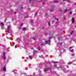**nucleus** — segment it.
I'll return each mask as SVG.
<instances>
[{"label":"nucleus","instance_id":"nucleus-1","mask_svg":"<svg viewBox=\"0 0 76 76\" xmlns=\"http://www.w3.org/2000/svg\"><path fill=\"white\" fill-rule=\"evenodd\" d=\"M51 41H50V40L49 39L48 40V41H47V40H46L45 41V42L46 43L45 44H48H48H49V43Z\"/></svg>","mask_w":76,"mask_h":76},{"label":"nucleus","instance_id":"nucleus-2","mask_svg":"<svg viewBox=\"0 0 76 76\" xmlns=\"http://www.w3.org/2000/svg\"><path fill=\"white\" fill-rule=\"evenodd\" d=\"M5 53H3V57L4 59V60H5L6 58V57L5 56Z\"/></svg>","mask_w":76,"mask_h":76},{"label":"nucleus","instance_id":"nucleus-3","mask_svg":"<svg viewBox=\"0 0 76 76\" xmlns=\"http://www.w3.org/2000/svg\"><path fill=\"white\" fill-rule=\"evenodd\" d=\"M72 23H73L74 22H75V18H72Z\"/></svg>","mask_w":76,"mask_h":76},{"label":"nucleus","instance_id":"nucleus-4","mask_svg":"<svg viewBox=\"0 0 76 76\" xmlns=\"http://www.w3.org/2000/svg\"><path fill=\"white\" fill-rule=\"evenodd\" d=\"M6 70V68L5 66H4L3 68V71H5Z\"/></svg>","mask_w":76,"mask_h":76},{"label":"nucleus","instance_id":"nucleus-5","mask_svg":"<svg viewBox=\"0 0 76 76\" xmlns=\"http://www.w3.org/2000/svg\"><path fill=\"white\" fill-rule=\"evenodd\" d=\"M10 26H8V28H7V30L8 31H9L10 30Z\"/></svg>","mask_w":76,"mask_h":76},{"label":"nucleus","instance_id":"nucleus-6","mask_svg":"<svg viewBox=\"0 0 76 76\" xmlns=\"http://www.w3.org/2000/svg\"><path fill=\"white\" fill-rule=\"evenodd\" d=\"M48 70V69H45L44 70V72H46V71H47V70Z\"/></svg>","mask_w":76,"mask_h":76},{"label":"nucleus","instance_id":"nucleus-7","mask_svg":"<svg viewBox=\"0 0 76 76\" xmlns=\"http://www.w3.org/2000/svg\"><path fill=\"white\" fill-rule=\"evenodd\" d=\"M52 63H54V64H55L56 63H58V62H54L53 61H52Z\"/></svg>","mask_w":76,"mask_h":76},{"label":"nucleus","instance_id":"nucleus-8","mask_svg":"<svg viewBox=\"0 0 76 76\" xmlns=\"http://www.w3.org/2000/svg\"><path fill=\"white\" fill-rule=\"evenodd\" d=\"M67 9H66V10L64 11V13H66V12H67Z\"/></svg>","mask_w":76,"mask_h":76},{"label":"nucleus","instance_id":"nucleus-9","mask_svg":"<svg viewBox=\"0 0 76 76\" xmlns=\"http://www.w3.org/2000/svg\"><path fill=\"white\" fill-rule=\"evenodd\" d=\"M29 58H30L31 60H32V57L31 56H29Z\"/></svg>","mask_w":76,"mask_h":76},{"label":"nucleus","instance_id":"nucleus-10","mask_svg":"<svg viewBox=\"0 0 76 76\" xmlns=\"http://www.w3.org/2000/svg\"><path fill=\"white\" fill-rule=\"evenodd\" d=\"M48 26H50V22H48Z\"/></svg>","mask_w":76,"mask_h":76},{"label":"nucleus","instance_id":"nucleus-11","mask_svg":"<svg viewBox=\"0 0 76 76\" xmlns=\"http://www.w3.org/2000/svg\"><path fill=\"white\" fill-rule=\"evenodd\" d=\"M50 12H53V11H54V10H53L51 9L50 10Z\"/></svg>","mask_w":76,"mask_h":76},{"label":"nucleus","instance_id":"nucleus-12","mask_svg":"<svg viewBox=\"0 0 76 76\" xmlns=\"http://www.w3.org/2000/svg\"><path fill=\"white\" fill-rule=\"evenodd\" d=\"M53 1L54 2H56V3H57V2H58V1H56V0L54 1Z\"/></svg>","mask_w":76,"mask_h":76},{"label":"nucleus","instance_id":"nucleus-13","mask_svg":"<svg viewBox=\"0 0 76 76\" xmlns=\"http://www.w3.org/2000/svg\"><path fill=\"white\" fill-rule=\"evenodd\" d=\"M1 24L2 25V26H4V24H3V23H1Z\"/></svg>","mask_w":76,"mask_h":76},{"label":"nucleus","instance_id":"nucleus-14","mask_svg":"<svg viewBox=\"0 0 76 76\" xmlns=\"http://www.w3.org/2000/svg\"><path fill=\"white\" fill-rule=\"evenodd\" d=\"M37 12H36L35 13V16H37Z\"/></svg>","mask_w":76,"mask_h":76},{"label":"nucleus","instance_id":"nucleus-15","mask_svg":"<svg viewBox=\"0 0 76 76\" xmlns=\"http://www.w3.org/2000/svg\"><path fill=\"white\" fill-rule=\"evenodd\" d=\"M23 9V7H21V10H22V9Z\"/></svg>","mask_w":76,"mask_h":76},{"label":"nucleus","instance_id":"nucleus-16","mask_svg":"<svg viewBox=\"0 0 76 76\" xmlns=\"http://www.w3.org/2000/svg\"><path fill=\"white\" fill-rule=\"evenodd\" d=\"M23 25V24L22 23L20 26V27H21V28H22V26Z\"/></svg>","mask_w":76,"mask_h":76},{"label":"nucleus","instance_id":"nucleus-17","mask_svg":"<svg viewBox=\"0 0 76 76\" xmlns=\"http://www.w3.org/2000/svg\"><path fill=\"white\" fill-rule=\"evenodd\" d=\"M53 17L55 19H56V16H55V15H53Z\"/></svg>","mask_w":76,"mask_h":76},{"label":"nucleus","instance_id":"nucleus-18","mask_svg":"<svg viewBox=\"0 0 76 76\" xmlns=\"http://www.w3.org/2000/svg\"><path fill=\"white\" fill-rule=\"evenodd\" d=\"M55 20H56L57 21H58V18H55Z\"/></svg>","mask_w":76,"mask_h":76},{"label":"nucleus","instance_id":"nucleus-19","mask_svg":"<svg viewBox=\"0 0 76 76\" xmlns=\"http://www.w3.org/2000/svg\"><path fill=\"white\" fill-rule=\"evenodd\" d=\"M38 50H40V49H41L40 48V47H38Z\"/></svg>","mask_w":76,"mask_h":76},{"label":"nucleus","instance_id":"nucleus-20","mask_svg":"<svg viewBox=\"0 0 76 76\" xmlns=\"http://www.w3.org/2000/svg\"><path fill=\"white\" fill-rule=\"evenodd\" d=\"M23 30H25V29H26V28H23Z\"/></svg>","mask_w":76,"mask_h":76},{"label":"nucleus","instance_id":"nucleus-21","mask_svg":"<svg viewBox=\"0 0 76 76\" xmlns=\"http://www.w3.org/2000/svg\"><path fill=\"white\" fill-rule=\"evenodd\" d=\"M44 45L43 43H42V44H40V45Z\"/></svg>","mask_w":76,"mask_h":76},{"label":"nucleus","instance_id":"nucleus-22","mask_svg":"<svg viewBox=\"0 0 76 76\" xmlns=\"http://www.w3.org/2000/svg\"><path fill=\"white\" fill-rule=\"evenodd\" d=\"M67 1V0H63V2H64V1Z\"/></svg>","mask_w":76,"mask_h":76},{"label":"nucleus","instance_id":"nucleus-23","mask_svg":"<svg viewBox=\"0 0 76 76\" xmlns=\"http://www.w3.org/2000/svg\"><path fill=\"white\" fill-rule=\"evenodd\" d=\"M59 12H62V10H59Z\"/></svg>","mask_w":76,"mask_h":76},{"label":"nucleus","instance_id":"nucleus-24","mask_svg":"<svg viewBox=\"0 0 76 76\" xmlns=\"http://www.w3.org/2000/svg\"><path fill=\"white\" fill-rule=\"evenodd\" d=\"M13 73L15 74V75H16V73H15V70L14 71H13Z\"/></svg>","mask_w":76,"mask_h":76},{"label":"nucleus","instance_id":"nucleus-25","mask_svg":"<svg viewBox=\"0 0 76 76\" xmlns=\"http://www.w3.org/2000/svg\"><path fill=\"white\" fill-rule=\"evenodd\" d=\"M71 56H74V55L73 54H71Z\"/></svg>","mask_w":76,"mask_h":76},{"label":"nucleus","instance_id":"nucleus-26","mask_svg":"<svg viewBox=\"0 0 76 76\" xmlns=\"http://www.w3.org/2000/svg\"><path fill=\"white\" fill-rule=\"evenodd\" d=\"M32 0H29V2H31V1H32Z\"/></svg>","mask_w":76,"mask_h":76},{"label":"nucleus","instance_id":"nucleus-27","mask_svg":"<svg viewBox=\"0 0 76 76\" xmlns=\"http://www.w3.org/2000/svg\"><path fill=\"white\" fill-rule=\"evenodd\" d=\"M71 51L72 52H74V51L73 50H71Z\"/></svg>","mask_w":76,"mask_h":76},{"label":"nucleus","instance_id":"nucleus-28","mask_svg":"<svg viewBox=\"0 0 76 76\" xmlns=\"http://www.w3.org/2000/svg\"><path fill=\"white\" fill-rule=\"evenodd\" d=\"M72 33H73V31H72L71 32V34H72Z\"/></svg>","mask_w":76,"mask_h":76},{"label":"nucleus","instance_id":"nucleus-29","mask_svg":"<svg viewBox=\"0 0 76 76\" xmlns=\"http://www.w3.org/2000/svg\"><path fill=\"white\" fill-rule=\"evenodd\" d=\"M68 64H72V62H69Z\"/></svg>","mask_w":76,"mask_h":76},{"label":"nucleus","instance_id":"nucleus-30","mask_svg":"<svg viewBox=\"0 0 76 76\" xmlns=\"http://www.w3.org/2000/svg\"><path fill=\"white\" fill-rule=\"evenodd\" d=\"M60 45H62V43L61 42V43H60Z\"/></svg>","mask_w":76,"mask_h":76},{"label":"nucleus","instance_id":"nucleus-31","mask_svg":"<svg viewBox=\"0 0 76 76\" xmlns=\"http://www.w3.org/2000/svg\"><path fill=\"white\" fill-rule=\"evenodd\" d=\"M72 47H69V49H72Z\"/></svg>","mask_w":76,"mask_h":76},{"label":"nucleus","instance_id":"nucleus-32","mask_svg":"<svg viewBox=\"0 0 76 76\" xmlns=\"http://www.w3.org/2000/svg\"><path fill=\"white\" fill-rule=\"evenodd\" d=\"M40 2H42V1L43 0H40Z\"/></svg>","mask_w":76,"mask_h":76},{"label":"nucleus","instance_id":"nucleus-33","mask_svg":"<svg viewBox=\"0 0 76 76\" xmlns=\"http://www.w3.org/2000/svg\"><path fill=\"white\" fill-rule=\"evenodd\" d=\"M31 22H33V21L32 20H31L30 21Z\"/></svg>","mask_w":76,"mask_h":76},{"label":"nucleus","instance_id":"nucleus-34","mask_svg":"<svg viewBox=\"0 0 76 76\" xmlns=\"http://www.w3.org/2000/svg\"><path fill=\"white\" fill-rule=\"evenodd\" d=\"M49 39H51V37H49Z\"/></svg>","mask_w":76,"mask_h":76},{"label":"nucleus","instance_id":"nucleus-35","mask_svg":"<svg viewBox=\"0 0 76 76\" xmlns=\"http://www.w3.org/2000/svg\"><path fill=\"white\" fill-rule=\"evenodd\" d=\"M25 18H28V16H26V17H25Z\"/></svg>","mask_w":76,"mask_h":76},{"label":"nucleus","instance_id":"nucleus-36","mask_svg":"<svg viewBox=\"0 0 76 76\" xmlns=\"http://www.w3.org/2000/svg\"><path fill=\"white\" fill-rule=\"evenodd\" d=\"M21 27H20L19 28V29H21Z\"/></svg>","mask_w":76,"mask_h":76},{"label":"nucleus","instance_id":"nucleus-37","mask_svg":"<svg viewBox=\"0 0 76 76\" xmlns=\"http://www.w3.org/2000/svg\"><path fill=\"white\" fill-rule=\"evenodd\" d=\"M69 13L70 14H72V12H70Z\"/></svg>","mask_w":76,"mask_h":76},{"label":"nucleus","instance_id":"nucleus-38","mask_svg":"<svg viewBox=\"0 0 76 76\" xmlns=\"http://www.w3.org/2000/svg\"><path fill=\"white\" fill-rule=\"evenodd\" d=\"M45 34L46 35H47V34L45 33Z\"/></svg>","mask_w":76,"mask_h":76},{"label":"nucleus","instance_id":"nucleus-39","mask_svg":"<svg viewBox=\"0 0 76 76\" xmlns=\"http://www.w3.org/2000/svg\"><path fill=\"white\" fill-rule=\"evenodd\" d=\"M34 0V1H37V0Z\"/></svg>","mask_w":76,"mask_h":76},{"label":"nucleus","instance_id":"nucleus-40","mask_svg":"<svg viewBox=\"0 0 76 76\" xmlns=\"http://www.w3.org/2000/svg\"><path fill=\"white\" fill-rule=\"evenodd\" d=\"M42 4H44V3H42Z\"/></svg>","mask_w":76,"mask_h":76},{"label":"nucleus","instance_id":"nucleus-41","mask_svg":"<svg viewBox=\"0 0 76 76\" xmlns=\"http://www.w3.org/2000/svg\"><path fill=\"white\" fill-rule=\"evenodd\" d=\"M33 39H34V40H35V38H33Z\"/></svg>","mask_w":76,"mask_h":76},{"label":"nucleus","instance_id":"nucleus-42","mask_svg":"<svg viewBox=\"0 0 76 76\" xmlns=\"http://www.w3.org/2000/svg\"><path fill=\"white\" fill-rule=\"evenodd\" d=\"M75 4V5H76V3Z\"/></svg>","mask_w":76,"mask_h":76},{"label":"nucleus","instance_id":"nucleus-43","mask_svg":"<svg viewBox=\"0 0 76 76\" xmlns=\"http://www.w3.org/2000/svg\"><path fill=\"white\" fill-rule=\"evenodd\" d=\"M50 33L49 34V35H50Z\"/></svg>","mask_w":76,"mask_h":76},{"label":"nucleus","instance_id":"nucleus-44","mask_svg":"<svg viewBox=\"0 0 76 76\" xmlns=\"http://www.w3.org/2000/svg\"><path fill=\"white\" fill-rule=\"evenodd\" d=\"M52 7H53V6H52Z\"/></svg>","mask_w":76,"mask_h":76},{"label":"nucleus","instance_id":"nucleus-45","mask_svg":"<svg viewBox=\"0 0 76 76\" xmlns=\"http://www.w3.org/2000/svg\"><path fill=\"white\" fill-rule=\"evenodd\" d=\"M64 18H65V17H64Z\"/></svg>","mask_w":76,"mask_h":76},{"label":"nucleus","instance_id":"nucleus-46","mask_svg":"<svg viewBox=\"0 0 76 76\" xmlns=\"http://www.w3.org/2000/svg\"><path fill=\"white\" fill-rule=\"evenodd\" d=\"M59 40H60V39H59Z\"/></svg>","mask_w":76,"mask_h":76},{"label":"nucleus","instance_id":"nucleus-47","mask_svg":"<svg viewBox=\"0 0 76 76\" xmlns=\"http://www.w3.org/2000/svg\"><path fill=\"white\" fill-rule=\"evenodd\" d=\"M44 1H45V0H44Z\"/></svg>","mask_w":76,"mask_h":76},{"label":"nucleus","instance_id":"nucleus-48","mask_svg":"<svg viewBox=\"0 0 76 76\" xmlns=\"http://www.w3.org/2000/svg\"><path fill=\"white\" fill-rule=\"evenodd\" d=\"M75 36H76V35H75Z\"/></svg>","mask_w":76,"mask_h":76},{"label":"nucleus","instance_id":"nucleus-49","mask_svg":"<svg viewBox=\"0 0 76 76\" xmlns=\"http://www.w3.org/2000/svg\"><path fill=\"white\" fill-rule=\"evenodd\" d=\"M55 66H56V65Z\"/></svg>","mask_w":76,"mask_h":76}]
</instances>
